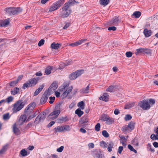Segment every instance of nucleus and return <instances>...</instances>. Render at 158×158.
<instances>
[{
  "mask_svg": "<svg viewBox=\"0 0 158 158\" xmlns=\"http://www.w3.org/2000/svg\"><path fill=\"white\" fill-rule=\"evenodd\" d=\"M77 3H78V2H76L75 0H69L68 2L65 3L62 8V17L63 18L68 17L71 12L70 7Z\"/></svg>",
  "mask_w": 158,
  "mask_h": 158,
  "instance_id": "nucleus-1",
  "label": "nucleus"
},
{
  "mask_svg": "<svg viewBox=\"0 0 158 158\" xmlns=\"http://www.w3.org/2000/svg\"><path fill=\"white\" fill-rule=\"evenodd\" d=\"M65 106L64 104L62 103H59L56 105L53 111L51 112L48 116V118L54 119L56 118L60 112V110H63V108L64 109Z\"/></svg>",
  "mask_w": 158,
  "mask_h": 158,
  "instance_id": "nucleus-2",
  "label": "nucleus"
},
{
  "mask_svg": "<svg viewBox=\"0 0 158 158\" xmlns=\"http://www.w3.org/2000/svg\"><path fill=\"white\" fill-rule=\"evenodd\" d=\"M25 106V103L22 100H19L13 105L12 110L13 113H16L21 110Z\"/></svg>",
  "mask_w": 158,
  "mask_h": 158,
  "instance_id": "nucleus-3",
  "label": "nucleus"
},
{
  "mask_svg": "<svg viewBox=\"0 0 158 158\" xmlns=\"http://www.w3.org/2000/svg\"><path fill=\"white\" fill-rule=\"evenodd\" d=\"M69 85L68 84H65L63 85L62 90H65L63 94L61 95V99H63L65 98L72 91L73 89L72 86L68 87Z\"/></svg>",
  "mask_w": 158,
  "mask_h": 158,
  "instance_id": "nucleus-4",
  "label": "nucleus"
},
{
  "mask_svg": "<svg viewBox=\"0 0 158 158\" xmlns=\"http://www.w3.org/2000/svg\"><path fill=\"white\" fill-rule=\"evenodd\" d=\"M22 9L20 7H9L6 8L5 11L8 15H17L22 12Z\"/></svg>",
  "mask_w": 158,
  "mask_h": 158,
  "instance_id": "nucleus-5",
  "label": "nucleus"
},
{
  "mask_svg": "<svg viewBox=\"0 0 158 158\" xmlns=\"http://www.w3.org/2000/svg\"><path fill=\"white\" fill-rule=\"evenodd\" d=\"M64 2V0H59L57 1L51 6L48 11L51 12L57 9L62 5Z\"/></svg>",
  "mask_w": 158,
  "mask_h": 158,
  "instance_id": "nucleus-6",
  "label": "nucleus"
},
{
  "mask_svg": "<svg viewBox=\"0 0 158 158\" xmlns=\"http://www.w3.org/2000/svg\"><path fill=\"white\" fill-rule=\"evenodd\" d=\"M138 106L142 108L143 110H149L151 107L148 99H144L138 103Z\"/></svg>",
  "mask_w": 158,
  "mask_h": 158,
  "instance_id": "nucleus-7",
  "label": "nucleus"
},
{
  "mask_svg": "<svg viewBox=\"0 0 158 158\" xmlns=\"http://www.w3.org/2000/svg\"><path fill=\"white\" fill-rule=\"evenodd\" d=\"M84 71V70L81 69L77 70L72 73L69 76V79L70 80H74L76 79L77 77L83 74Z\"/></svg>",
  "mask_w": 158,
  "mask_h": 158,
  "instance_id": "nucleus-8",
  "label": "nucleus"
},
{
  "mask_svg": "<svg viewBox=\"0 0 158 158\" xmlns=\"http://www.w3.org/2000/svg\"><path fill=\"white\" fill-rule=\"evenodd\" d=\"M36 106V104L35 102L31 103L25 108L24 111V113L27 114V115L30 114L33 111Z\"/></svg>",
  "mask_w": 158,
  "mask_h": 158,
  "instance_id": "nucleus-9",
  "label": "nucleus"
},
{
  "mask_svg": "<svg viewBox=\"0 0 158 158\" xmlns=\"http://www.w3.org/2000/svg\"><path fill=\"white\" fill-rule=\"evenodd\" d=\"M89 121V119L86 116L82 117L80 119L79 123L80 127H85L87 125Z\"/></svg>",
  "mask_w": 158,
  "mask_h": 158,
  "instance_id": "nucleus-10",
  "label": "nucleus"
},
{
  "mask_svg": "<svg viewBox=\"0 0 158 158\" xmlns=\"http://www.w3.org/2000/svg\"><path fill=\"white\" fill-rule=\"evenodd\" d=\"M57 87V84L56 83L53 82L49 87L48 90L46 92L48 93V94H50V95L55 91Z\"/></svg>",
  "mask_w": 158,
  "mask_h": 158,
  "instance_id": "nucleus-11",
  "label": "nucleus"
},
{
  "mask_svg": "<svg viewBox=\"0 0 158 158\" xmlns=\"http://www.w3.org/2000/svg\"><path fill=\"white\" fill-rule=\"evenodd\" d=\"M50 95V94H48V93L46 92H44L40 100L41 104L42 105L46 103Z\"/></svg>",
  "mask_w": 158,
  "mask_h": 158,
  "instance_id": "nucleus-12",
  "label": "nucleus"
},
{
  "mask_svg": "<svg viewBox=\"0 0 158 158\" xmlns=\"http://www.w3.org/2000/svg\"><path fill=\"white\" fill-rule=\"evenodd\" d=\"M38 80L35 78H31L28 81L29 83L30 87H31L35 85L37 83Z\"/></svg>",
  "mask_w": 158,
  "mask_h": 158,
  "instance_id": "nucleus-13",
  "label": "nucleus"
},
{
  "mask_svg": "<svg viewBox=\"0 0 158 158\" xmlns=\"http://www.w3.org/2000/svg\"><path fill=\"white\" fill-rule=\"evenodd\" d=\"M90 89L89 84L86 87L81 89L79 90V92L80 93L82 94H87L89 92Z\"/></svg>",
  "mask_w": 158,
  "mask_h": 158,
  "instance_id": "nucleus-14",
  "label": "nucleus"
},
{
  "mask_svg": "<svg viewBox=\"0 0 158 158\" xmlns=\"http://www.w3.org/2000/svg\"><path fill=\"white\" fill-rule=\"evenodd\" d=\"M13 130L14 133L17 135H19L20 134V131L19 129L16 127V124H14L13 127Z\"/></svg>",
  "mask_w": 158,
  "mask_h": 158,
  "instance_id": "nucleus-15",
  "label": "nucleus"
},
{
  "mask_svg": "<svg viewBox=\"0 0 158 158\" xmlns=\"http://www.w3.org/2000/svg\"><path fill=\"white\" fill-rule=\"evenodd\" d=\"M116 87V86L110 85L106 89V90L109 92H113L115 91Z\"/></svg>",
  "mask_w": 158,
  "mask_h": 158,
  "instance_id": "nucleus-16",
  "label": "nucleus"
},
{
  "mask_svg": "<svg viewBox=\"0 0 158 158\" xmlns=\"http://www.w3.org/2000/svg\"><path fill=\"white\" fill-rule=\"evenodd\" d=\"M99 99L105 102H107L109 99V95L105 93L103 95L99 98Z\"/></svg>",
  "mask_w": 158,
  "mask_h": 158,
  "instance_id": "nucleus-17",
  "label": "nucleus"
},
{
  "mask_svg": "<svg viewBox=\"0 0 158 158\" xmlns=\"http://www.w3.org/2000/svg\"><path fill=\"white\" fill-rule=\"evenodd\" d=\"M135 54L136 55H139L141 54H144V48H140L136 50Z\"/></svg>",
  "mask_w": 158,
  "mask_h": 158,
  "instance_id": "nucleus-18",
  "label": "nucleus"
},
{
  "mask_svg": "<svg viewBox=\"0 0 158 158\" xmlns=\"http://www.w3.org/2000/svg\"><path fill=\"white\" fill-rule=\"evenodd\" d=\"M24 114L21 115L19 118V121L22 124L25 122L27 118L26 115H27L25 113Z\"/></svg>",
  "mask_w": 158,
  "mask_h": 158,
  "instance_id": "nucleus-19",
  "label": "nucleus"
},
{
  "mask_svg": "<svg viewBox=\"0 0 158 158\" xmlns=\"http://www.w3.org/2000/svg\"><path fill=\"white\" fill-rule=\"evenodd\" d=\"M143 33L145 37H148L151 35L152 31L151 30H148L147 28H145L144 30Z\"/></svg>",
  "mask_w": 158,
  "mask_h": 158,
  "instance_id": "nucleus-20",
  "label": "nucleus"
},
{
  "mask_svg": "<svg viewBox=\"0 0 158 158\" xmlns=\"http://www.w3.org/2000/svg\"><path fill=\"white\" fill-rule=\"evenodd\" d=\"M61 46V44H56L55 43H53L51 46V48L55 50L58 49Z\"/></svg>",
  "mask_w": 158,
  "mask_h": 158,
  "instance_id": "nucleus-21",
  "label": "nucleus"
},
{
  "mask_svg": "<svg viewBox=\"0 0 158 158\" xmlns=\"http://www.w3.org/2000/svg\"><path fill=\"white\" fill-rule=\"evenodd\" d=\"M8 144H6L3 146L0 150V155L4 154L8 149Z\"/></svg>",
  "mask_w": 158,
  "mask_h": 158,
  "instance_id": "nucleus-22",
  "label": "nucleus"
},
{
  "mask_svg": "<svg viewBox=\"0 0 158 158\" xmlns=\"http://www.w3.org/2000/svg\"><path fill=\"white\" fill-rule=\"evenodd\" d=\"M70 118L69 117L67 116L65 117H62L59 118V121L60 123H62L63 122H65L69 121Z\"/></svg>",
  "mask_w": 158,
  "mask_h": 158,
  "instance_id": "nucleus-23",
  "label": "nucleus"
},
{
  "mask_svg": "<svg viewBox=\"0 0 158 158\" xmlns=\"http://www.w3.org/2000/svg\"><path fill=\"white\" fill-rule=\"evenodd\" d=\"M9 23V20H3V22H0V27H6Z\"/></svg>",
  "mask_w": 158,
  "mask_h": 158,
  "instance_id": "nucleus-24",
  "label": "nucleus"
},
{
  "mask_svg": "<svg viewBox=\"0 0 158 158\" xmlns=\"http://www.w3.org/2000/svg\"><path fill=\"white\" fill-rule=\"evenodd\" d=\"M46 113L44 112L43 113H40L38 115L39 116V119H40L41 123L43 122L46 118Z\"/></svg>",
  "mask_w": 158,
  "mask_h": 158,
  "instance_id": "nucleus-25",
  "label": "nucleus"
},
{
  "mask_svg": "<svg viewBox=\"0 0 158 158\" xmlns=\"http://www.w3.org/2000/svg\"><path fill=\"white\" fill-rule=\"evenodd\" d=\"M44 86L43 85L40 86L39 88L37 89L34 94V96H36L44 88Z\"/></svg>",
  "mask_w": 158,
  "mask_h": 158,
  "instance_id": "nucleus-26",
  "label": "nucleus"
},
{
  "mask_svg": "<svg viewBox=\"0 0 158 158\" xmlns=\"http://www.w3.org/2000/svg\"><path fill=\"white\" fill-rule=\"evenodd\" d=\"M135 104V102H130L126 104L124 107L125 109H129L133 107Z\"/></svg>",
  "mask_w": 158,
  "mask_h": 158,
  "instance_id": "nucleus-27",
  "label": "nucleus"
},
{
  "mask_svg": "<svg viewBox=\"0 0 158 158\" xmlns=\"http://www.w3.org/2000/svg\"><path fill=\"white\" fill-rule=\"evenodd\" d=\"M110 0H100V3L104 6H105L109 4Z\"/></svg>",
  "mask_w": 158,
  "mask_h": 158,
  "instance_id": "nucleus-28",
  "label": "nucleus"
},
{
  "mask_svg": "<svg viewBox=\"0 0 158 158\" xmlns=\"http://www.w3.org/2000/svg\"><path fill=\"white\" fill-rule=\"evenodd\" d=\"M109 116L107 115L103 114L101 116L100 120L103 121H106Z\"/></svg>",
  "mask_w": 158,
  "mask_h": 158,
  "instance_id": "nucleus-29",
  "label": "nucleus"
},
{
  "mask_svg": "<svg viewBox=\"0 0 158 158\" xmlns=\"http://www.w3.org/2000/svg\"><path fill=\"white\" fill-rule=\"evenodd\" d=\"M135 124V123L134 122L131 121L128 124L127 126L129 128L132 130H133L134 128Z\"/></svg>",
  "mask_w": 158,
  "mask_h": 158,
  "instance_id": "nucleus-30",
  "label": "nucleus"
},
{
  "mask_svg": "<svg viewBox=\"0 0 158 158\" xmlns=\"http://www.w3.org/2000/svg\"><path fill=\"white\" fill-rule=\"evenodd\" d=\"M52 69V67L51 66L47 67L45 70V73L47 75H49L51 73V71Z\"/></svg>",
  "mask_w": 158,
  "mask_h": 158,
  "instance_id": "nucleus-31",
  "label": "nucleus"
},
{
  "mask_svg": "<svg viewBox=\"0 0 158 158\" xmlns=\"http://www.w3.org/2000/svg\"><path fill=\"white\" fill-rule=\"evenodd\" d=\"M75 113L77 114L79 117H80L83 114L84 112L80 109H77L75 111Z\"/></svg>",
  "mask_w": 158,
  "mask_h": 158,
  "instance_id": "nucleus-32",
  "label": "nucleus"
},
{
  "mask_svg": "<svg viewBox=\"0 0 158 158\" xmlns=\"http://www.w3.org/2000/svg\"><path fill=\"white\" fill-rule=\"evenodd\" d=\"M10 115L9 113L4 114L3 115V119L4 120H7L10 118Z\"/></svg>",
  "mask_w": 158,
  "mask_h": 158,
  "instance_id": "nucleus-33",
  "label": "nucleus"
},
{
  "mask_svg": "<svg viewBox=\"0 0 158 158\" xmlns=\"http://www.w3.org/2000/svg\"><path fill=\"white\" fill-rule=\"evenodd\" d=\"M19 91V89L17 87H15L14 89L13 90L11 91V94L12 95H15L18 93Z\"/></svg>",
  "mask_w": 158,
  "mask_h": 158,
  "instance_id": "nucleus-34",
  "label": "nucleus"
},
{
  "mask_svg": "<svg viewBox=\"0 0 158 158\" xmlns=\"http://www.w3.org/2000/svg\"><path fill=\"white\" fill-rule=\"evenodd\" d=\"M114 122V119L110 118V117L108 118V119L106 121V123L107 124L110 125L113 123Z\"/></svg>",
  "mask_w": 158,
  "mask_h": 158,
  "instance_id": "nucleus-35",
  "label": "nucleus"
},
{
  "mask_svg": "<svg viewBox=\"0 0 158 158\" xmlns=\"http://www.w3.org/2000/svg\"><path fill=\"white\" fill-rule=\"evenodd\" d=\"M141 15V13L139 11H135L134 12L132 15L134 16L135 18H139Z\"/></svg>",
  "mask_w": 158,
  "mask_h": 158,
  "instance_id": "nucleus-36",
  "label": "nucleus"
},
{
  "mask_svg": "<svg viewBox=\"0 0 158 158\" xmlns=\"http://www.w3.org/2000/svg\"><path fill=\"white\" fill-rule=\"evenodd\" d=\"M78 107H80L81 109L83 110L84 109L85 103L83 101H81L78 104Z\"/></svg>",
  "mask_w": 158,
  "mask_h": 158,
  "instance_id": "nucleus-37",
  "label": "nucleus"
},
{
  "mask_svg": "<svg viewBox=\"0 0 158 158\" xmlns=\"http://www.w3.org/2000/svg\"><path fill=\"white\" fill-rule=\"evenodd\" d=\"M65 24L64 26L63 27V29H65L67 28L72 23L71 22L65 21L64 22Z\"/></svg>",
  "mask_w": 158,
  "mask_h": 158,
  "instance_id": "nucleus-38",
  "label": "nucleus"
},
{
  "mask_svg": "<svg viewBox=\"0 0 158 158\" xmlns=\"http://www.w3.org/2000/svg\"><path fill=\"white\" fill-rule=\"evenodd\" d=\"M113 145L114 144L112 142H110L109 144L107 150L109 152H110L112 151V148H113Z\"/></svg>",
  "mask_w": 158,
  "mask_h": 158,
  "instance_id": "nucleus-39",
  "label": "nucleus"
},
{
  "mask_svg": "<svg viewBox=\"0 0 158 158\" xmlns=\"http://www.w3.org/2000/svg\"><path fill=\"white\" fill-rule=\"evenodd\" d=\"M144 54L147 55H151V54L152 50L150 49L144 48Z\"/></svg>",
  "mask_w": 158,
  "mask_h": 158,
  "instance_id": "nucleus-40",
  "label": "nucleus"
},
{
  "mask_svg": "<svg viewBox=\"0 0 158 158\" xmlns=\"http://www.w3.org/2000/svg\"><path fill=\"white\" fill-rule=\"evenodd\" d=\"M20 153L23 156H26L27 155V151L25 149L22 150L20 152Z\"/></svg>",
  "mask_w": 158,
  "mask_h": 158,
  "instance_id": "nucleus-41",
  "label": "nucleus"
},
{
  "mask_svg": "<svg viewBox=\"0 0 158 158\" xmlns=\"http://www.w3.org/2000/svg\"><path fill=\"white\" fill-rule=\"evenodd\" d=\"M101 125L100 123H98L95 127V129L97 131H99L100 130Z\"/></svg>",
  "mask_w": 158,
  "mask_h": 158,
  "instance_id": "nucleus-42",
  "label": "nucleus"
},
{
  "mask_svg": "<svg viewBox=\"0 0 158 158\" xmlns=\"http://www.w3.org/2000/svg\"><path fill=\"white\" fill-rule=\"evenodd\" d=\"M128 148L131 151L134 152L135 153H136L137 151L130 144L128 145Z\"/></svg>",
  "mask_w": 158,
  "mask_h": 158,
  "instance_id": "nucleus-43",
  "label": "nucleus"
},
{
  "mask_svg": "<svg viewBox=\"0 0 158 158\" xmlns=\"http://www.w3.org/2000/svg\"><path fill=\"white\" fill-rule=\"evenodd\" d=\"M127 125H125L123 127L122 130L123 132H125L129 131Z\"/></svg>",
  "mask_w": 158,
  "mask_h": 158,
  "instance_id": "nucleus-44",
  "label": "nucleus"
},
{
  "mask_svg": "<svg viewBox=\"0 0 158 158\" xmlns=\"http://www.w3.org/2000/svg\"><path fill=\"white\" fill-rule=\"evenodd\" d=\"M102 135L105 137L107 138L109 136L108 133L106 130L103 131L102 132Z\"/></svg>",
  "mask_w": 158,
  "mask_h": 158,
  "instance_id": "nucleus-45",
  "label": "nucleus"
},
{
  "mask_svg": "<svg viewBox=\"0 0 158 158\" xmlns=\"http://www.w3.org/2000/svg\"><path fill=\"white\" fill-rule=\"evenodd\" d=\"M87 40V39H82L77 42H76L77 46H78V45L81 44L84 41H86Z\"/></svg>",
  "mask_w": 158,
  "mask_h": 158,
  "instance_id": "nucleus-46",
  "label": "nucleus"
},
{
  "mask_svg": "<svg viewBox=\"0 0 158 158\" xmlns=\"http://www.w3.org/2000/svg\"><path fill=\"white\" fill-rule=\"evenodd\" d=\"M95 156L96 158H103V157L102 154L100 152L95 154Z\"/></svg>",
  "mask_w": 158,
  "mask_h": 158,
  "instance_id": "nucleus-47",
  "label": "nucleus"
},
{
  "mask_svg": "<svg viewBox=\"0 0 158 158\" xmlns=\"http://www.w3.org/2000/svg\"><path fill=\"white\" fill-rule=\"evenodd\" d=\"M149 20H155L158 19V14H156V15H154L152 16H151L149 17Z\"/></svg>",
  "mask_w": 158,
  "mask_h": 158,
  "instance_id": "nucleus-48",
  "label": "nucleus"
},
{
  "mask_svg": "<svg viewBox=\"0 0 158 158\" xmlns=\"http://www.w3.org/2000/svg\"><path fill=\"white\" fill-rule=\"evenodd\" d=\"M13 99V98L12 96L8 97L6 99V102L9 103L10 102L12 101Z\"/></svg>",
  "mask_w": 158,
  "mask_h": 158,
  "instance_id": "nucleus-49",
  "label": "nucleus"
},
{
  "mask_svg": "<svg viewBox=\"0 0 158 158\" xmlns=\"http://www.w3.org/2000/svg\"><path fill=\"white\" fill-rule=\"evenodd\" d=\"M148 103L151 105H153L155 103V100L152 99H150L148 100Z\"/></svg>",
  "mask_w": 158,
  "mask_h": 158,
  "instance_id": "nucleus-50",
  "label": "nucleus"
},
{
  "mask_svg": "<svg viewBox=\"0 0 158 158\" xmlns=\"http://www.w3.org/2000/svg\"><path fill=\"white\" fill-rule=\"evenodd\" d=\"M18 82H17V81L16 80L12 81L10 83V85L11 86L14 87Z\"/></svg>",
  "mask_w": 158,
  "mask_h": 158,
  "instance_id": "nucleus-51",
  "label": "nucleus"
},
{
  "mask_svg": "<svg viewBox=\"0 0 158 158\" xmlns=\"http://www.w3.org/2000/svg\"><path fill=\"white\" fill-rule=\"evenodd\" d=\"M29 84L28 83V81H27L26 83H25L23 85L22 88L23 89H25L26 88L28 87H30L29 86Z\"/></svg>",
  "mask_w": 158,
  "mask_h": 158,
  "instance_id": "nucleus-52",
  "label": "nucleus"
},
{
  "mask_svg": "<svg viewBox=\"0 0 158 158\" xmlns=\"http://www.w3.org/2000/svg\"><path fill=\"white\" fill-rule=\"evenodd\" d=\"M132 118L131 116L129 114H127L125 117V120L126 121H127L131 119Z\"/></svg>",
  "mask_w": 158,
  "mask_h": 158,
  "instance_id": "nucleus-53",
  "label": "nucleus"
},
{
  "mask_svg": "<svg viewBox=\"0 0 158 158\" xmlns=\"http://www.w3.org/2000/svg\"><path fill=\"white\" fill-rule=\"evenodd\" d=\"M39 116H38V115L36 117L35 119L34 123L36 124H38L40 122H41L40 119H39Z\"/></svg>",
  "mask_w": 158,
  "mask_h": 158,
  "instance_id": "nucleus-54",
  "label": "nucleus"
},
{
  "mask_svg": "<svg viewBox=\"0 0 158 158\" xmlns=\"http://www.w3.org/2000/svg\"><path fill=\"white\" fill-rule=\"evenodd\" d=\"M101 146L104 148H106L107 147V144L104 141H102L101 143Z\"/></svg>",
  "mask_w": 158,
  "mask_h": 158,
  "instance_id": "nucleus-55",
  "label": "nucleus"
},
{
  "mask_svg": "<svg viewBox=\"0 0 158 158\" xmlns=\"http://www.w3.org/2000/svg\"><path fill=\"white\" fill-rule=\"evenodd\" d=\"M132 55V53L131 52H127L126 53V55L127 57H131Z\"/></svg>",
  "mask_w": 158,
  "mask_h": 158,
  "instance_id": "nucleus-56",
  "label": "nucleus"
},
{
  "mask_svg": "<svg viewBox=\"0 0 158 158\" xmlns=\"http://www.w3.org/2000/svg\"><path fill=\"white\" fill-rule=\"evenodd\" d=\"M44 40L43 39H41L39 42L38 45L39 46H41L44 44Z\"/></svg>",
  "mask_w": 158,
  "mask_h": 158,
  "instance_id": "nucleus-57",
  "label": "nucleus"
},
{
  "mask_svg": "<svg viewBox=\"0 0 158 158\" xmlns=\"http://www.w3.org/2000/svg\"><path fill=\"white\" fill-rule=\"evenodd\" d=\"M108 30L109 31L112 30L113 31H115L116 30V28L114 26L110 27L108 28Z\"/></svg>",
  "mask_w": 158,
  "mask_h": 158,
  "instance_id": "nucleus-58",
  "label": "nucleus"
},
{
  "mask_svg": "<svg viewBox=\"0 0 158 158\" xmlns=\"http://www.w3.org/2000/svg\"><path fill=\"white\" fill-rule=\"evenodd\" d=\"M64 148V146H62L58 148L57 149V151L59 152H61L63 150Z\"/></svg>",
  "mask_w": 158,
  "mask_h": 158,
  "instance_id": "nucleus-59",
  "label": "nucleus"
},
{
  "mask_svg": "<svg viewBox=\"0 0 158 158\" xmlns=\"http://www.w3.org/2000/svg\"><path fill=\"white\" fill-rule=\"evenodd\" d=\"M49 99L50 100L49 102V103L50 104H52L53 103L55 100V97H49Z\"/></svg>",
  "mask_w": 158,
  "mask_h": 158,
  "instance_id": "nucleus-60",
  "label": "nucleus"
},
{
  "mask_svg": "<svg viewBox=\"0 0 158 158\" xmlns=\"http://www.w3.org/2000/svg\"><path fill=\"white\" fill-rule=\"evenodd\" d=\"M64 127H58L56 128V129H57V131H58L59 132H61V131H64Z\"/></svg>",
  "mask_w": 158,
  "mask_h": 158,
  "instance_id": "nucleus-61",
  "label": "nucleus"
},
{
  "mask_svg": "<svg viewBox=\"0 0 158 158\" xmlns=\"http://www.w3.org/2000/svg\"><path fill=\"white\" fill-rule=\"evenodd\" d=\"M64 130L69 131L70 130V126L69 125H66L64 127Z\"/></svg>",
  "mask_w": 158,
  "mask_h": 158,
  "instance_id": "nucleus-62",
  "label": "nucleus"
},
{
  "mask_svg": "<svg viewBox=\"0 0 158 158\" xmlns=\"http://www.w3.org/2000/svg\"><path fill=\"white\" fill-rule=\"evenodd\" d=\"M123 149V146L119 147L118 149V152L119 153L121 154Z\"/></svg>",
  "mask_w": 158,
  "mask_h": 158,
  "instance_id": "nucleus-63",
  "label": "nucleus"
},
{
  "mask_svg": "<svg viewBox=\"0 0 158 158\" xmlns=\"http://www.w3.org/2000/svg\"><path fill=\"white\" fill-rule=\"evenodd\" d=\"M55 123V122L54 121H52L48 125V127H50L52 126L54 123Z\"/></svg>",
  "mask_w": 158,
  "mask_h": 158,
  "instance_id": "nucleus-64",
  "label": "nucleus"
}]
</instances>
